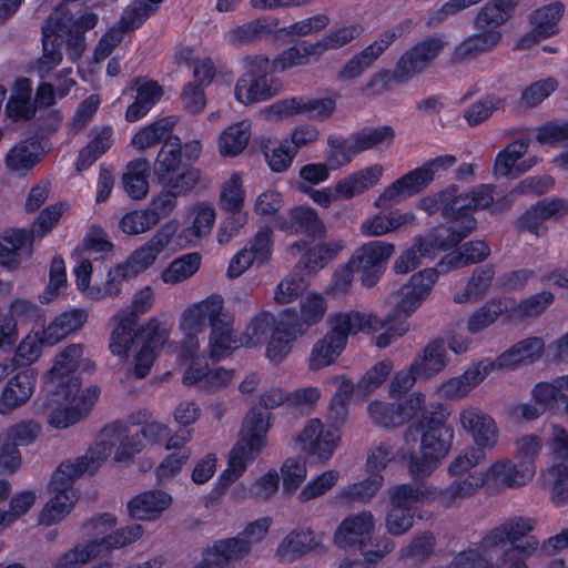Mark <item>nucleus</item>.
Returning <instances> with one entry per match:
<instances>
[{"label": "nucleus", "instance_id": "6e6552de", "mask_svg": "<svg viewBox=\"0 0 568 568\" xmlns=\"http://www.w3.org/2000/svg\"><path fill=\"white\" fill-rule=\"evenodd\" d=\"M230 315L225 310L224 298L220 294H211L187 305L179 318V329L183 335L180 343V356L193 358L197 355L201 347L200 336L206 325L212 331Z\"/></svg>", "mask_w": 568, "mask_h": 568}, {"label": "nucleus", "instance_id": "dca6fc26", "mask_svg": "<svg viewBox=\"0 0 568 568\" xmlns=\"http://www.w3.org/2000/svg\"><path fill=\"white\" fill-rule=\"evenodd\" d=\"M342 438V432L335 426H325L318 418L307 420L295 437L301 452L317 462L326 463L332 458Z\"/></svg>", "mask_w": 568, "mask_h": 568}, {"label": "nucleus", "instance_id": "a19ab883", "mask_svg": "<svg viewBox=\"0 0 568 568\" xmlns=\"http://www.w3.org/2000/svg\"><path fill=\"white\" fill-rule=\"evenodd\" d=\"M490 254L488 244L481 240L470 241L459 248L446 254L438 263L443 273L463 268L486 260Z\"/></svg>", "mask_w": 568, "mask_h": 568}, {"label": "nucleus", "instance_id": "7ed1b4c3", "mask_svg": "<svg viewBox=\"0 0 568 568\" xmlns=\"http://www.w3.org/2000/svg\"><path fill=\"white\" fill-rule=\"evenodd\" d=\"M111 322V353L122 359H130L135 377H145L158 353L168 343L171 328L159 318L151 317L135 331L136 322L125 313H116Z\"/></svg>", "mask_w": 568, "mask_h": 568}, {"label": "nucleus", "instance_id": "4c0bfd02", "mask_svg": "<svg viewBox=\"0 0 568 568\" xmlns=\"http://www.w3.org/2000/svg\"><path fill=\"white\" fill-rule=\"evenodd\" d=\"M280 488V474L275 468H270L251 483L241 481L231 491L235 501H243L252 498L260 501H267L273 498Z\"/></svg>", "mask_w": 568, "mask_h": 568}, {"label": "nucleus", "instance_id": "c756f323", "mask_svg": "<svg viewBox=\"0 0 568 568\" xmlns=\"http://www.w3.org/2000/svg\"><path fill=\"white\" fill-rule=\"evenodd\" d=\"M172 504L173 497L170 493L160 488L148 489L128 501V511L133 519L154 521L161 518Z\"/></svg>", "mask_w": 568, "mask_h": 568}, {"label": "nucleus", "instance_id": "338daca9", "mask_svg": "<svg viewBox=\"0 0 568 568\" xmlns=\"http://www.w3.org/2000/svg\"><path fill=\"white\" fill-rule=\"evenodd\" d=\"M357 154L359 152L353 136L347 139L337 135L328 136L325 159L331 170H339L346 166Z\"/></svg>", "mask_w": 568, "mask_h": 568}, {"label": "nucleus", "instance_id": "58836bf2", "mask_svg": "<svg viewBox=\"0 0 568 568\" xmlns=\"http://www.w3.org/2000/svg\"><path fill=\"white\" fill-rule=\"evenodd\" d=\"M536 520L527 516H514L504 520L500 525L491 529L486 538L488 545H498L509 542L510 548H517L524 545L521 539L534 530Z\"/></svg>", "mask_w": 568, "mask_h": 568}, {"label": "nucleus", "instance_id": "f257e3e1", "mask_svg": "<svg viewBox=\"0 0 568 568\" xmlns=\"http://www.w3.org/2000/svg\"><path fill=\"white\" fill-rule=\"evenodd\" d=\"M493 200L490 185H480L466 194L458 193V189L452 185L440 193L422 199L418 207L430 215L440 212L447 225H440L425 236H416L412 245L403 250L394 261V273L407 274L420 266L424 258H433L440 250L460 243L476 229L473 212L489 206Z\"/></svg>", "mask_w": 568, "mask_h": 568}, {"label": "nucleus", "instance_id": "a18cd8bd", "mask_svg": "<svg viewBox=\"0 0 568 568\" xmlns=\"http://www.w3.org/2000/svg\"><path fill=\"white\" fill-rule=\"evenodd\" d=\"M176 122L175 116H165L144 125L132 136L130 144L135 150L144 152L173 136L172 132Z\"/></svg>", "mask_w": 568, "mask_h": 568}, {"label": "nucleus", "instance_id": "cd10ccee", "mask_svg": "<svg viewBox=\"0 0 568 568\" xmlns=\"http://www.w3.org/2000/svg\"><path fill=\"white\" fill-rule=\"evenodd\" d=\"M215 222V210L210 203L201 202L191 206L186 214V225L175 234L176 245L185 247L195 245L206 236Z\"/></svg>", "mask_w": 568, "mask_h": 568}, {"label": "nucleus", "instance_id": "6e6d98bb", "mask_svg": "<svg viewBox=\"0 0 568 568\" xmlns=\"http://www.w3.org/2000/svg\"><path fill=\"white\" fill-rule=\"evenodd\" d=\"M494 277L495 268L491 265L474 270L465 287L454 295V301L458 304L478 302L490 290Z\"/></svg>", "mask_w": 568, "mask_h": 568}, {"label": "nucleus", "instance_id": "f3484780", "mask_svg": "<svg viewBox=\"0 0 568 568\" xmlns=\"http://www.w3.org/2000/svg\"><path fill=\"white\" fill-rule=\"evenodd\" d=\"M367 413L375 424L384 427H397L407 422L413 423L416 417L426 413V395L414 392L397 405L374 400L368 404Z\"/></svg>", "mask_w": 568, "mask_h": 568}, {"label": "nucleus", "instance_id": "37998d69", "mask_svg": "<svg viewBox=\"0 0 568 568\" xmlns=\"http://www.w3.org/2000/svg\"><path fill=\"white\" fill-rule=\"evenodd\" d=\"M345 338L336 335L331 329L312 347L308 367L320 371L332 365L345 349Z\"/></svg>", "mask_w": 568, "mask_h": 568}, {"label": "nucleus", "instance_id": "f03ea898", "mask_svg": "<svg viewBox=\"0 0 568 568\" xmlns=\"http://www.w3.org/2000/svg\"><path fill=\"white\" fill-rule=\"evenodd\" d=\"M95 363L85 355L82 344H70L53 358L51 368L44 374L38 410L47 423L64 429L87 417L100 398L97 385L82 386L81 374H92Z\"/></svg>", "mask_w": 568, "mask_h": 568}, {"label": "nucleus", "instance_id": "ea45409f", "mask_svg": "<svg viewBox=\"0 0 568 568\" xmlns=\"http://www.w3.org/2000/svg\"><path fill=\"white\" fill-rule=\"evenodd\" d=\"M136 91L135 100L125 111V120L135 122L142 119L161 100L162 87L153 80L136 79L133 84Z\"/></svg>", "mask_w": 568, "mask_h": 568}, {"label": "nucleus", "instance_id": "0e129e2a", "mask_svg": "<svg viewBox=\"0 0 568 568\" xmlns=\"http://www.w3.org/2000/svg\"><path fill=\"white\" fill-rule=\"evenodd\" d=\"M410 24L409 20H404L382 31L372 43L361 51L362 58L372 67L392 43L409 31Z\"/></svg>", "mask_w": 568, "mask_h": 568}, {"label": "nucleus", "instance_id": "c85d7f7f", "mask_svg": "<svg viewBox=\"0 0 568 568\" xmlns=\"http://www.w3.org/2000/svg\"><path fill=\"white\" fill-rule=\"evenodd\" d=\"M114 444L115 438L112 430L105 428L93 445L90 446L84 456L73 460H67L60 466L78 479L85 473L95 471L109 458Z\"/></svg>", "mask_w": 568, "mask_h": 568}, {"label": "nucleus", "instance_id": "09e8293b", "mask_svg": "<svg viewBox=\"0 0 568 568\" xmlns=\"http://www.w3.org/2000/svg\"><path fill=\"white\" fill-rule=\"evenodd\" d=\"M509 298L494 297L475 310L467 318L468 333L477 334L491 326L503 314L508 316Z\"/></svg>", "mask_w": 568, "mask_h": 568}, {"label": "nucleus", "instance_id": "393cba45", "mask_svg": "<svg viewBox=\"0 0 568 568\" xmlns=\"http://www.w3.org/2000/svg\"><path fill=\"white\" fill-rule=\"evenodd\" d=\"M33 253V240L29 231L13 229L0 235V266L13 272L20 268Z\"/></svg>", "mask_w": 568, "mask_h": 568}, {"label": "nucleus", "instance_id": "473e14b6", "mask_svg": "<svg viewBox=\"0 0 568 568\" xmlns=\"http://www.w3.org/2000/svg\"><path fill=\"white\" fill-rule=\"evenodd\" d=\"M89 312L85 308L71 307L59 314L42 327L48 347L54 346L80 331L87 323Z\"/></svg>", "mask_w": 568, "mask_h": 568}, {"label": "nucleus", "instance_id": "79ce46f5", "mask_svg": "<svg viewBox=\"0 0 568 568\" xmlns=\"http://www.w3.org/2000/svg\"><path fill=\"white\" fill-rule=\"evenodd\" d=\"M42 149L38 141L27 139L12 146L6 155L4 163L10 172L27 174L40 161Z\"/></svg>", "mask_w": 568, "mask_h": 568}, {"label": "nucleus", "instance_id": "412c9836", "mask_svg": "<svg viewBox=\"0 0 568 568\" xmlns=\"http://www.w3.org/2000/svg\"><path fill=\"white\" fill-rule=\"evenodd\" d=\"M336 109V99L325 98H291L277 101L267 108V114L272 118L306 116L308 119L324 121L332 116Z\"/></svg>", "mask_w": 568, "mask_h": 568}, {"label": "nucleus", "instance_id": "f8f14e48", "mask_svg": "<svg viewBox=\"0 0 568 568\" xmlns=\"http://www.w3.org/2000/svg\"><path fill=\"white\" fill-rule=\"evenodd\" d=\"M271 60L263 55L254 57L236 81L234 97L243 105L263 102L274 97L280 89L277 81L270 74Z\"/></svg>", "mask_w": 568, "mask_h": 568}, {"label": "nucleus", "instance_id": "4468645a", "mask_svg": "<svg viewBox=\"0 0 568 568\" xmlns=\"http://www.w3.org/2000/svg\"><path fill=\"white\" fill-rule=\"evenodd\" d=\"M394 252L393 243L378 240L366 242L354 251L351 265L364 286L372 287L382 278Z\"/></svg>", "mask_w": 568, "mask_h": 568}, {"label": "nucleus", "instance_id": "6ab92c4d", "mask_svg": "<svg viewBox=\"0 0 568 568\" xmlns=\"http://www.w3.org/2000/svg\"><path fill=\"white\" fill-rule=\"evenodd\" d=\"M493 359L484 358L469 365L460 375L449 377L438 384L435 393L447 400H460L468 397L493 372Z\"/></svg>", "mask_w": 568, "mask_h": 568}, {"label": "nucleus", "instance_id": "13d9d810", "mask_svg": "<svg viewBox=\"0 0 568 568\" xmlns=\"http://www.w3.org/2000/svg\"><path fill=\"white\" fill-rule=\"evenodd\" d=\"M320 54L316 43H296L282 51L271 61L270 70L272 72H282L296 67L306 65L311 57Z\"/></svg>", "mask_w": 568, "mask_h": 568}, {"label": "nucleus", "instance_id": "5701e85b", "mask_svg": "<svg viewBox=\"0 0 568 568\" xmlns=\"http://www.w3.org/2000/svg\"><path fill=\"white\" fill-rule=\"evenodd\" d=\"M439 273L443 272L437 266L424 268L412 275L408 282L400 288V298L395 306L394 317H409L414 314L429 296Z\"/></svg>", "mask_w": 568, "mask_h": 568}, {"label": "nucleus", "instance_id": "de8ad7c7", "mask_svg": "<svg viewBox=\"0 0 568 568\" xmlns=\"http://www.w3.org/2000/svg\"><path fill=\"white\" fill-rule=\"evenodd\" d=\"M383 484L382 474L368 473L365 479L342 487L336 494V499L341 504H368L377 495Z\"/></svg>", "mask_w": 568, "mask_h": 568}, {"label": "nucleus", "instance_id": "20e7f679", "mask_svg": "<svg viewBox=\"0 0 568 568\" xmlns=\"http://www.w3.org/2000/svg\"><path fill=\"white\" fill-rule=\"evenodd\" d=\"M454 436V429L435 418L426 405L425 415L416 417L406 429L398 456L414 477L430 475L450 452Z\"/></svg>", "mask_w": 568, "mask_h": 568}, {"label": "nucleus", "instance_id": "423d86ee", "mask_svg": "<svg viewBox=\"0 0 568 568\" xmlns=\"http://www.w3.org/2000/svg\"><path fill=\"white\" fill-rule=\"evenodd\" d=\"M272 425V415L252 408L246 414L241 435L229 454L227 467L217 478L216 486L225 490L246 471L267 445V433Z\"/></svg>", "mask_w": 568, "mask_h": 568}, {"label": "nucleus", "instance_id": "49530a36", "mask_svg": "<svg viewBox=\"0 0 568 568\" xmlns=\"http://www.w3.org/2000/svg\"><path fill=\"white\" fill-rule=\"evenodd\" d=\"M448 358L442 341L429 343L413 361V368L423 381H428L440 373L447 365Z\"/></svg>", "mask_w": 568, "mask_h": 568}, {"label": "nucleus", "instance_id": "c9c22d12", "mask_svg": "<svg viewBox=\"0 0 568 568\" xmlns=\"http://www.w3.org/2000/svg\"><path fill=\"white\" fill-rule=\"evenodd\" d=\"M324 540V535H315L310 529H294L281 540L276 548V556L281 560L292 561L310 551L320 549Z\"/></svg>", "mask_w": 568, "mask_h": 568}, {"label": "nucleus", "instance_id": "aec40b11", "mask_svg": "<svg viewBox=\"0 0 568 568\" xmlns=\"http://www.w3.org/2000/svg\"><path fill=\"white\" fill-rule=\"evenodd\" d=\"M445 41L440 37L425 39L405 51L396 63L398 83H406L426 70L440 54Z\"/></svg>", "mask_w": 568, "mask_h": 568}, {"label": "nucleus", "instance_id": "0eeeda50", "mask_svg": "<svg viewBox=\"0 0 568 568\" xmlns=\"http://www.w3.org/2000/svg\"><path fill=\"white\" fill-rule=\"evenodd\" d=\"M376 518L371 510L352 513L336 527L333 542L341 549L357 548L367 562H376L394 549L387 537H374Z\"/></svg>", "mask_w": 568, "mask_h": 568}, {"label": "nucleus", "instance_id": "39448f33", "mask_svg": "<svg viewBox=\"0 0 568 568\" xmlns=\"http://www.w3.org/2000/svg\"><path fill=\"white\" fill-rule=\"evenodd\" d=\"M97 22L98 16L91 12L74 18L68 11H55L42 29L43 55L38 63L41 77L61 62V49L64 44L69 51V58L77 61L85 48L84 32L93 28Z\"/></svg>", "mask_w": 568, "mask_h": 568}, {"label": "nucleus", "instance_id": "7c9ffc66", "mask_svg": "<svg viewBox=\"0 0 568 568\" xmlns=\"http://www.w3.org/2000/svg\"><path fill=\"white\" fill-rule=\"evenodd\" d=\"M528 140H517L501 150L495 160L494 174L498 178L516 179L536 165L537 159H523L528 151Z\"/></svg>", "mask_w": 568, "mask_h": 568}, {"label": "nucleus", "instance_id": "8fccbe9b", "mask_svg": "<svg viewBox=\"0 0 568 568\" xmlns=\"http://www.w3.org/2000/svg\"><path fill=\"white\" fill-rule=\"evenodd\" d=\"M280 320L274 314L261 311L253 315L240 334L243 347L254 348L265 344Z\"/></svg>", "mask_w": 568, "mask_h": 568}, {"label": "nucleus", "instance_id": "a211bd4d", "mask_svg": "<svg viewBox=\"0 0 568 568\" xmlns=\"http://www.w3.org/2000/svg\"><path fill=\"white\" fill-rule=\"evenodd\" d=\"M178 231L179 222L170 220L149 241L130 253L122 262L129 274L136 277L148 271L156 262L159 255L172 243Z\"/></svg>", "mask_w": 568, "mask_h": 568}, {"label": "nucleus", "instance_id": "774afa93", "mask_svg": "<svg viewBox=\"0 0 568 568\" xmlns=\"http://www.w3.org/2000/svg\"><path fill=\"white\" fill-rule=\"evenodd\" d=\"M565 12L564 3L557 1L535 10L530 16L534 31L540 37H549L558 31V23Z\"/></svg>", "mask_w": 568, "mask_h": 568}, {"label": "nucleus", "instance_id": "e2e57ef3", "mask_svg": "<svg viewBox=\"0 0 568 568\" xmlns=\"http://www.w3.org/2000/svg\"><path fill=\"white\" fill-rule=\"evenodd\" d=\"M104 555L98 537L77 544L57 558L53 568H81L97 557Z\"/></svg>", "mask_w": 568, "mask_h": 568}, {"label": "nucleus", "instance_id": "2eb2a0df", "mask_svg": "<svg viewBox=\"0 0 568 568\" xmlns=\"http://www.w3.org/2000/svg\"><path fill=\"white\" fill-rule=\"evenodd\" d=\"M74 478L61 466L53 473L49 493L50 498L42 508L39 523L50 526L63 520L71 511L78 496L74 489Z\"/></svg>", "mask_w": 568, "mask_h": 568}, {"label": "nucleus", "instance_id": "2f4dec72", "mask_svg": "<svg viewBox=\"0 0 568 568\" xmlns=\"http://www.w3.org/2000/svg\"><path fill=\"white\" fill-rule=\"evenodd\" d=\"M386 322L374 314L351 311L338 313L331 318V331L336 335L347 338L358 333L369 334L385 326Z\"/></svg>", "mask_w": 568, "mask_h": 568}, {"label": "nucleus", "instance_id": "3c124183", "mask_svg": "<svg viewBox=\"0 0 568 568\" xmlns=\"http://www.w3.org/2000/svg\"><path fill=\"white\" fill-rule=\"evenodd\" d=\"M479 33L467 37L455 49L456 60H468L495 49L501 41V32L497 29L479 30Z\"/></svg>", "mask_w": 568, "mask_h": 568}, {"label": "nucleus", "instance_id": "864d4df0", "mask_svg": "<svg viewBox=\"0 0 568 568\" xmlns=\"http://www.w3.org/2000/svg\"><path fill=\"white\" fill-rule=\"evenodd\" d=\"M251 139V123L247 120L225 128L217 138V150L222 156H236L244 151Z\"/></svg>", "mask_w": 568, "mask_h": 568}, {"label": "nucleus", "instance_id": "9d476101", "mask_svg": "<svg viewBox=\"0 0 568 568\" xmlns=\"http://www.w3.org/2000/svg\"><path fill=\"white\" fill-rule=\"evenodd\" d=\"M435 490L428 485H396L388 490L390 506L385 515L384 525L392 536L406 534L414 525V506L429 504Z\"/></svg>", "mask_w": 568, "mask_h": 568}, {"label": "nucleus", "instance_id": "c03bdc74", "mask_svg": "<svg viewBox=\"0 0 568 568\" xmlns=\"http://www.w3.org/2000/svg\"><path fill=\"white\" fill-rule=\"evenodd\" d=\"M234 318L230 315L222 324L210 331V356L220 359L227 356L234 349L243 347L241 335L233 328Z\"/></svg>", "mask_w": 568, "mask_h": 568}, {"label": "nucleus", "instance_id": "ddd939ff", "mask_svg": "<svg viewBox=\"0 0 568 568\" xmlns=\"http://www.w3.org/2000/svg\"><path fill=\"white\" fill-rule=\"evenodd\" d=\"M536 474V464L514 462L503 457L493 462L485 470L476 471L481 487L491 491L517 489L529 484Z\"/></svg>", "mask_w": 568, "mask_h": 568}, {"label": "nucleus", "instance_id": "4d7b16f0", "mask_svg": "<svg viewBox=\"0 0 568 568\" xmlns=\"http://www.w3.org/2000/svg\"><path fill=\"white\" fill-rule=\"evenodd\" d=\"M32 84L28 79H19L14 83L12 94L6 105V113L12 120H28L36 106L31 101Z\"/></svg>", "mask_w": 568, "mask_h": 568}, {"label": "nucleus", "instance_id": "e433bc0d", "mask_svg": "<svg viewBox=\"0 0 568 568\" xmlns=\"http://www.w3.org/2000/svg\"><path fill=\"white\" fill-rule=\"evenodd\" d=\"M385 173L379 163H374L356 170L338 180L339 192L346 200L361 196L377 186Z\"/></svg>", "mask_w": 568, "mask_h": 568}, {"label": "nucleus", "instance_id": "b1692460", "mask_svg": "<svg viewBox=\"0 0 568 568\" xmlns=\"http://www.w3.org/2000/svg\"><path fill=\"white\" fill-rule=\"evenodd\" d=\"M38 372L24 368L10 377L0 392V414L8 415L26 405L36 392Z\"/></svg>", "mask_w": 568, "mask_h": 568}, {"label": "nucleus", "instance_id": "bf43d9fd", "mask_svg": "<svg viewBox=\"0 0 568 568\" xmlns=\"http://www.w3.org/2000/svg\"><path fill=\"white\" fill-rule=\"evenodd\" d=\"M429 487L435 490V499L433 501L438 500V503L444 507H454L459 505L466 498L473 496L481 485L476 477V471H474L466 478L452 483L444 490H437L432 486Z\"/></svg>", "mask_w": 568, "mask_h": 568}, {"label": "nucleus", "instance_id": "9b49d317", "mask_svg": "<svg viewBox=\"0 0 568 568\" xmlns=\"http://www.w3.org/2000/svg\"><path fill=\"white\" fill-rule=\"evenodd\" d=\"M182 163V144L179 136L166 139L156 155L153 172L163 187H172L178 193H189L200 181L197 169L180 170Z\"/></svg>", "mask_w": 568, "mask_h": 568}, {"label": "nucleus", "instance_id": "680f3d73", "mask_svg": "<svg viewBox=\"0 0 568 568\" xmlns=\"http://www.w3.org/2000/svg\"><path fill=\"white\" fill-rule=\"evenodd\" d=\"M201 255L187 253L174 258L160 274L161 281L166 285H178L193 276L201 266Z\"/></svg>", "mask_w": 568, "mask_h": 568}, {"label": "nucleus", "instance_id": "1a4fd4ad", "mask_svg": "<svg viewBox=\"0 0 568 568\" xmlns=\"http://www.w3.org/2000/svg\"><path fill=\"white\" fill-rule=\"evenodd\" d=\"M456 163V158L445 154L424 162L420 166L398 178L377 196L376 207L398 204L425 190L436 178L440 176Z\"/></svg>", "mask_w": 568, "mask_h": 568}, {"label": "nucleus", "instance_id": "052dcab7", "mask_svg": "<svg viewBox=\"0 0 568 568\" xmlns=\"http://www.w3.org/2000/svg\"><path fill=\"white\" fill-rule=\"evenodd\" d=\"M149 171L150 163L145 159L133 160L126 165V170L122 176V183L131 199L141 200L148 194Z\"/></svg>", "mask_w": 568, "mask_h": 568}, {"label": "nucleus", "instance_id": "f704fd0d", "mask_svg": "<svg viewBox=\"0 0 568 568\" xmlns=\"http://www.w3.org/2000/svg\"><path fill=\"white\" fill-rule=\"evenodd\" d=\"M547 351L541 337H528L500 354L493 364L495 369H509L538 361Z\"/></svg>", "mask_w": 568, "mask_h": 568}, {"label": "nucleus", "instance_id": "bb28decb", "mask_svg": "<svg viewBox=\"0 0 568 568\" xmlns=\"http://www.w3.org/2000/svg\"><path fill=\"white\" fill-rule=\"evenodd\" d=\"M288 312H284L277 326L265 342V357L272 364H281L292 352L294 342L306 333L302 324L291 323L286 320Z\"/></svg>", "mask_w": 568, "mask_h": 568}, {"label": "nucleus", "instance_id": "72a5a7b5", "mask_svg": "<svg viewBox=\"0 0 568 568\" xmlns=\"http://www.w3.org/2000/svg\"><path fill=\"white\" fill-rule=\"evenodd\" d=\"M276 227L287 234L306 233L321 235L324 224L317 212L308 206H296L276 219Z\"/></svg>", "mask_w": 568, "mask_h": 568}, {"label": "nucleus", "instance_id": "603ef678", "mask_svg": "<svg viewBox=\"0 0 568 568\" xmlns=\"http://www.w3.org/2000/svg\"><path fill=\"white\" fill-rule=\"evenodd\" d=\"M346 247L342 239L322 242L310 247L301 257L300 264L310 273L324 268Z\"/></svg>", "mask_w": 568, "mask_h": 568}, {"label": "nucleus", "instance_id": "a878e982", "mask_svg": "<svg viewBox=\"0 0 568 568\" xmlns=\"http://www.w3.org/2000/svg\"><path fill=\"white\" fill-rule=\"evenodd\" d=\"M115 525V517L110 514L102 515L93 521L94 536L98 537L103 554L125 547L139 540L144 534L140 524L114 530Z\"/></svg>", "mask_w": 568, "mask_h": 568}, {"label": "nucleus", "instance_id": "4be33fe9", "mask_svg": "<svg viewBox=\"0 0 568 568\" xmlns=\"http://www.w3.org/2000/svg\"><path fill=\"white\" fill-rule=\"evenodd\" d=\"M458 422L475 445L493 450L499 443V427L491 415L475 405H465L459 409Z\"/></svg>", "mask_w": 568, "mask_h": 568}, {"label": "nucleus", "instance_id": "69168bd1", "mask_svg": "<svg viewBox=\"0 0 568 568\" xmlns=\"http://www.w3.org/2000/svg\"><path fill=\"white\" fill-rule=\"evenodd\" d=\"M541 485L550 493L551 500L560 506L568 501V466L556 464L545 469L539 477Z\"/></svg>", "mask_w": 568, "mask_h": 568}, {"label": "nucleus", "instance_id": "5fc2aeb1", "mask_svg": "<svg viewBox=\"0 0 568 568\" xmlns=\"http://www.w3.org/2000/svg\"><path fill=\"white\" fill-rule=\"evenodd\" d=\"M518 0H490L477 13L474 26L477 30L497 29L513 14Z\"/></svg>", "mask_w": 568, "mask_h": 568}]
</instances>
